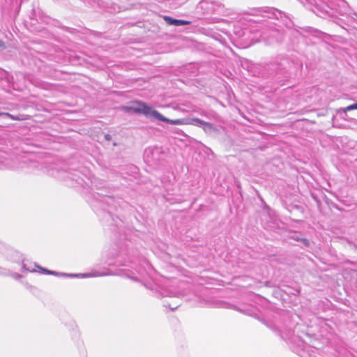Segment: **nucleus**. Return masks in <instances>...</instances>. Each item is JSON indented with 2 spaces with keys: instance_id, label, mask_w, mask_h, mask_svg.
I'll use <instances>...</instances> for the list:
<instances>
[{
  "instance_id": "obj_1",
  "label": "nucleus",
  "mask_w": 357,
  "mask_h": 357,
  "mask_svg": "<svg viewBox=\"0 0 357 357\" xmlns=\"http://www.w3.org/2000/svg\"><path fill=\"white\" fill-rule=\"evenodd\" d=\"M132 112L144 114L147 118H150L151 119H155L156 115L158 114V111L154 109L151 106L149 105L144 102L142 101H134L132 102Z\"/></svg>"
},
{
  "instance_id": "obj_2",
  "label": "nucleus",
  "mask_w": 357,
  "mask_h": 357,
  "mask_svg": "<svg viewBox=\"0 0 357 357\" xmlns=\"http://www.w3.org/2000/svg\"><path fill=\"white\" fill-rule=\"evenodd\" d=\"M163 296L170 297V298H176V301L173 302H169L167 300H165L163 301V305L166 307L170 308L172 310H176L181 304L179 301L178 300L182 294L179 292H173L172 291H165L162 294Z\"/></svg>"
},
{
  "instance_id": "obj_3",
  "label": "nucleus",
  "mask_w": 357,
  "mask_h": 357,
  "mask_svg": "<svg viewBox=\"0 0 357 357\" xmlns=\"http://www.w3.org/2000/svg\"><path fill=\"white\" fill-rule=\"evenodd\" d=\"M49 275H63V276H70V277H79L82 276L84 278L86 277H100V276H105L109 275L108 273L106 272H100V271H94L91 273L87 274H78V275H72V274H67V273H60L54 271H50Z\"/></svg>"
},
{
  "instance_id": "obj_4",
  "label": "nucleus",
  "mask_w": 357,
  "mask_h": 357,
  "mask_svg": "<svg viewBox=\"0 0 357 357\" xmlns=\"http://www.w3.org/2000/svg\"><path fill=\"white\" fill-rule=\"evenodd\" d=\"M155 120L167 122V123H169L173 124V125H187L188 124L186 119L171 120V119H169L165 117L164 116H162L159 112H158V114L156 115Z\"/></svg>"
},
{
  "instance_id": "obj_5",
  "label": "nucleus",
  "mask_w": 357,
  "mask_h": 357,
  "mask_svg": "<svg viewBox=\"0 0 357 357\" xmlns=\"http://www.w3.org/2000/svg\"><path fill=\"white\" fill-rule=\"evenodd\" d=\"M163 19L169 25L183 26L189 24L190 23V22L189 21L183 20H176L166 15L163 16Z\"/></svg>"
},
{
  "instance_id": "obj_6",
  "label": "nucleus",
  "mask_w": 357,
  "mask_h": 357,
  "mask_svg": "<svg viewBox=\"0 0 357 357\" xmlns=\"http://www.w3.org/2000/svg\"><path fill=\"white\" fill-rule=\"evenodd\" d=\"M202 128L206 133H211V132H217V130H218L213 124H212L209 122H206V121H204V123H202Z\"/></svg>"
},
{
  "instance_id": "obj_7",
  "label": "nucleus",
  "mask_w": 357,
  "mask_h": 357,
  "mask_svg": "<svg viewBox=\"0 0 357 357\" xmlns=\"http://www.w3.org/2000/svg\"><path fill=\"white\" fill-rule=\"evenodd\" d=\"M186 121L188 122L187 125H194L198 127L202 126V123H204V121L198 119V118H192V119H186Z\"/></svg>"
},
{
  "instance_id": "obj_8",
  "label": "nucleus",
  "mask_w": 357,
  "mask_h": 357,
  "mask_svg": "<svg viewBox=\"0 0 357 357\" xmlns=\"http://www.w3.org/2000/svg\"><path fill=\"white\" fill-rule=\"evenodd\" d=\"M0 116H8L10 117L11 119L13 120H15V121H22V120H25L26 119V117H24V116H13L9 113H6V112H2V113H0Z\"/></svg>"
},
{
  "instance_id": "obj_9",
  "label": "nucleus",
  "mask_w": 357,
  "mask_h": 357,
  "mask_svg": "<svg viewBox=\"0 0 357 357\" xmlns=\"http://www.w3.org/2000/svg\"><path fill=\"white\" fill-rule=\"evenodd\" d=\"M287 236L289 238H292L296 241H300V240H301L300 234H298L297 232H294V231L289 232Z\"/></svg>"
},
{
  "instance_id": "obj_10",
  "label": "nucleus",
  "mask_w": 357,
  "mask_h": 357,
  "mask_svg": "<svg viewBox=\"0 0 357 357\" xmlns=\"http://www.w3.org/2000/svg\"><path fill=\"white\" fill-rule=\"evenodd\" d=\"M353 109H357V103L351 105L343 109V111L344 112L353 110Z\"/></svg>"
},
{
  "instance_id": "obj_11",
  "label": "nucleus",
  "mask_w": 357,
  "mask_h": 357,
  "mask_svg": "<svg viewBox=\"0 0 357 357\" xmlns=\"http://www.w3.org/2000/svg\"><path fill=\"white\" fill-rule=\"evenodd\" d=\"M132 102L129 106H123L122 107V110L126 112H132Z\"/></svg>"
},
{
  "instance_id": "obj_12",
  "label": "nucleus",
  "mask_w": 357,
  "mask_h": 357,
  "mask_svg": "<svg viewBox=\"0 0 357 357\" xmlns=\"http://www.w3.org/2000/svg\"><path fill=\"white\" fill-rule=\"evenodd\" d=\"M35 266H36L38 268H39V269L40 270V272H41L42 273L49 275L50 271V270H47V269H46V268H43V267H41V266H40L37 265L36 264H35Z\"/></svg>"
},
{
  "instance_id": "obj_13",
  "label": "nucleus",
  "mask_w": 357,
  "mask_h": 357,
  "mask_svg": "<svg viewBox=\"0 0 357 357\" xmlns=\"http://www.w3.org/2000/svg\"><path fill=\"white\" fill-rule=\"evenodd\" d=\"M22 269L24 271H26L29 272H34L35 271L34 269H31L30 268H27L26 265L24 263V261H22Z\"/></svg>"
},
{
  "instance_id": "obj_14",
  "label": "nucleus",
  "mask_w": 357,
  "mask_h": 357,
  "mask_svg": "<svg viewBox=\"0 0 357 357\" xmlns=\"http://www.w3.org/2000/svg\"><path fill=\"white\" fill-rule=\"evenodd\" d=\"M300 241H301L305 246L310 245V241L307 238H301Z\"/></svg>"
},
{
  "instance_id": "obj_15",
  "label": "nucleus",
  "mask_w": 357,
  "mask_h": 357,
  "mask_svg": "<svg viewBox=\"0 0 357 357\" xmlns=\"http://www.w3.org/2000/svg\"><path fill=\"white\" fill-rule=\"evenodd\" d=\"M0 49H1V50L6 49L5 43L1 40H0Z\"/></svg>"
},
{
  "instance_id": "obj_16",
  "label": "nucleus",
  "mask_w": 357,
  "mask_h": 357,
  "mask_svg": "<svg viewBox=\"0 0 357 357\" xmlns=\"http://www.w3.org/2000/svg\"><path fill=\"white\" fill-rule=\"evenodd\" d=\"M105 138L107 141H110L112 139V136L109 134L105 135Z\"/></svg>"
}]
</instances>
